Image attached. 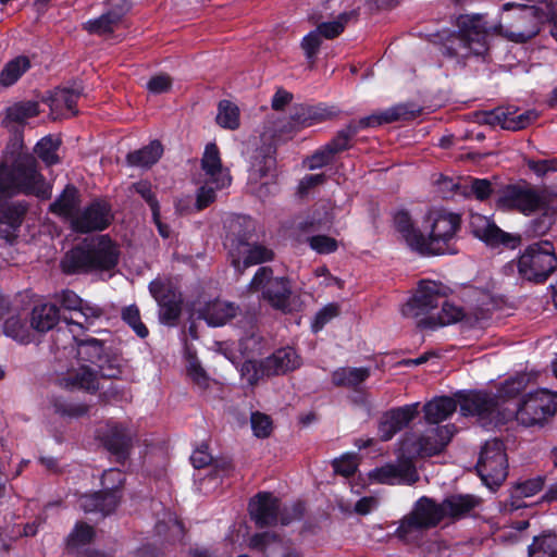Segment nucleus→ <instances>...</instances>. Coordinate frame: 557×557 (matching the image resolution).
I'll return each instance as SVG.
<instances>
[{
    "instance_id": "nucleus-62",
    "label": "nucleus",
    "mask_w": 557,
    "mask_h": 557,
    "mask_svg": "<svg viewBox=\"0 0 557 557\" xmlns=\"http://www.w3.org/2000/svg\"><path fill=\"white\" fill-rule=\"evenodd\" d=\"M333 152L325 145L322 149L315 151L311 157L307 159V166L310 170L322 168L333 160Z\"/></svg>"
},
{
    "instance_id": "nucleus-50",
    "label": "nucleus",
    "mask_w": 557,
    "mask_h": 557,
    "mask_svg": "<svg viewBox=\"0 0 557 557\" xmlns=\"http://www.w3.org/2000/svg\"><path fill=\"white\" fill-rule=\"evenodd\" d=\"M59 147V139H53L52 137H45L36 145L35 152L47 165H52L60 161L57 153Z\"/></svg>"
},
{
    "instance_id": "nucleus-56",
    "label": "nucleus",
    "mask_w": 557,
    "mask_h": 557,
    "mask_svg": "<svg viewBox=\"0 0 557 557\" xmlns=\"http://www.w3.org/2000/svg\"><path fill=\"white\" fill-rule=\"evenodd\" d=\"M251 428L253 434L259 438L269 437L272 432V420L269 416L261 412L251 413Z\"/></svg>"
},
{
    "instance_id": "nucleus-54",
    "label": "nucleus",
    "mask_w": 557,
    "mask_h": 557,
    "mask_svg": "<svg viewBox=\"0 0 557 557\" xmlns=\"http://www.w3.org/2000/svg\"><path fill=\"white\" fill-rule=\"evenodd\" d=\"M321 44H322V37L319 35V33L315 29L311 30L301 40L300 47L304 50L306 58L309 61L311 66L314 64V61H315L317 54L319 52V49L321 47Z\"/></svg>"
},
{
    "instance_id": "nucleus-1",
    "label": "nucleus",
    "mask_w": 557,
    "mask_h": 557,
    "mask_svg": "<svg viewBox=\"0 0 557 557\" xmlns=\"http://www.w3.org/2000/svg\"><path fill=\"white\" fill-rule=\"evenodd\" d=\"M18 194L41 199L51 196V187L39 173L36 158L28 153H20L11 165L0 163V199Z\"/></svg>"
},
{
    "instance_id": "nucleus-41",
    "label": "nucleus",
    "mask_w": 557,
    "mask_h": 557,
    "mask_svg": "<svg viewBox=\"0 0 557 557\" xmlns=\"http://www.w3.org/2000/svg\"><path fill=\"white\" fill-rule=\"evenodd\" d=\"M77 344V357L82 361L91 363H99L104 358V343L102 341L89 337L86 339H78L73 335Z\"/></svg>"
},
{
    "instance_id": "nucleus-13",
    "label": "nucleus",
    "mask_w": 557,
    "mask_h": 557,
    "mask_svg": "<svg viewBox=\"0 0 557 557\" xmlns=\"http://www.w3.org/2000/svg\"><path fill=\"white\" fill-rule=\"evenodd\" d=\"M475 468L485 485L488 487L499 486L508 474L504 443L497 438L487 441L481 450Z\"/></svg>"
},
{
    "instance_id": "nucleus-30",
    "label": "nucleus",
    "mask_w": 557,
    "mask_h": 557,
    "mask_svg": "<svg viewBox=\"0 0 557 557\" xmlns=\"http://www.w3.org/2000/svg\"><path fill=\"white\" fill-rule=\"evenodd\" d=\"M358 15L357 10H351L338 14L335 21H323V16L318 14H312L309 21L317 26L315 30L322 38L332 40L337 38L350 22L357 21Z\"/></svg>"
},
{
    "instance_id": "nucleus-45",
    "label": "nucleus",
    "mask_w": 557,
    "mask_h": 557,
    "mask_svg": "<svg viewBox=\"0 0 557 557\" xmlns=\"http://www.w3.org/2000/svg\"><path fill=\"white\" fill-rule=\"evenodd\" d=\"M79 96L81 92L78 90L58 88L50 98V108L52 111L62 110L64 108L74 116L78 112L76 104Z\"/></svg>"
},
{
    "instance_id": "nucleus-53",
    "label": "nucleus",
    "mask_w": 557,
    "mask_h": 557,
    "mask_svg": "<svg viewBox=\"0 0 557 557\" xmlns=\"http://www.w3.org/2000/svg\"><path fill=\"white\" fill-rule=\"evenodd\" d=\"M54 411L67 418H81L88 413L89 406L82 403H70L63 399H55L53 401Z\"/></svg>"
},
{
    "instance_id": "nucleus-34",
    "label": "nucleus",
    "mask_w": 557,
    "mask_h": 557,
    "mask_svg": "<svg viewBox=\"0 0 557 557\" xmlns=\"http://www.w3.org/2000/svg\"><path fill=\"white\" fill-rule=\"evenodd\" d=\"M442 309L437 314H431L418 320L417 325L421 329H435L460 321L463 318L462 308L446 300H442Z\"/></svg>"
},
{
    "instance_id": "nucleus-16",
    "label": "nucleus",
    "mask_w": 557,
    "mask_h": 557,
    "mask_svg": "<svg viewBox=\"0 0 557 557\" xmlns=\"http://www.w3.org/2000/svg\"><path fill=\"white\" fill-rule=\"evenodd\" d=\"M149 292L159 306L160 323L175 326L182 314V294L169 281L162 280L152 281Z\"/></svg>"
},
{
    "instance_id": "nucleus-47",
    "label": "nucleus",
    "mask_w": 557,
    "mask_h": 557,
    "mask_svg": "<svg viewBox=\"0 0 557 557\" xmlns=\"http://www.w3.org/2000/svg\"><path fill=\"white\" fill-rule=\"evenodd\" d=\"M216 123L228 129L239 127V109L236 104L228 100H222L219 103Z\"/></svg>"
},
{
    "instance_id": "nucleus-51",
    "label": "nucleus",
    "mask_w": 557,
    "mask_h": 557,
    "mask_svg": "<svg viewBox=\"0 0 557 557\" xmlns=\"http://www.w3.org/2000/svg\"><path fill=\"white\" fill-rule=\"evenodd\" d=\"M530 380L531 377L527 373H520L506 380L499 388L500 396L504 398H513L518 396L527 388Z\"/></svg>"
},
{
    "instance_id": "nucleus-26",
    "label": "nucleus",
    "mask_w": 557,
    "mask_h": 557,
    "mask_svg": "<svg viewBox=\"0 0 557 557\" xmlns=\"http://www.w3.org/2000/svg\"><path fill=\"white\" fill-rule=\"evenodd\" d=\"M28 210L25 201L4 202L0 205V237L11 243L16 238L24 216Z\"/></svg>"
},
{
    "instance_id": "nucleus-20",
    "label": "nucleus",
    "mask_w": 557,
    "mask_h": 557,
    "mask_svg": "<svg viewBox=\"0 0 557 557\" xmlns=\"http://www.w3.org/2000/svg\"><path fill=\"white\" fill-rule=\"evenodd\" d=\"M98 437L108 451L117 462H124L132 449L134 433L125 425L109 422L98 430Z\"/></svg>"
},
{
    "instance_id": "nucleus-39",
    "label": "nucleus",
    "mask_w": 557,
    "mask_h": 557,
    "mask_svg": "<svg viewBox=\"0 0 557 557\" xmlns=\"http://www.w3.org/2000/svg\"><path fill=\"white\" fill-rule=\"evenodd\" d=\"M369 376V368H339L332 373V383L338 387L357 388Z\"/></svg>"
},
{
    "instance_id": "nucleus-49",
    "label": "nucleus",
    "mask_w": 557,
    "mask_h": 557,
    "mask_svg": "<svg viewBox=\"0 0 557 557\" xmlns=\"http://www.w3.org/2000/svg\"><path fill=\"white\" fill-rule=\"evenodd\" d=\"M78 314L82 318L81 320H66L67 324L78 326L81 329H88L90 325L95 323L96 320L100 319L104 311L102 308L96 305H90L83 300L82 306L78 309Z\"/></svg>"
},
{
    "instance_id": "nucleus-24",
    "label": "nucleus",
    "mask_w": 557,
    "mask_h": 557,
    "mask_svg": "<svg viewBox=\"0 0 557 557\" xmlns=\"http://www.w3.org/2000/svg\"><path fill=\"white\" fill-rule=\"evenodd\" d=\"M481 500L474 495H450L446 497L441 504L433 500V507L436 511L438 523L445 519L459 520L468 516L475 507L480 505Z\"/></svg>"
},
{
    "instance_id": "nucleus-61",
    "label": "nucleus",
    "mask_w": 557,
    "mask_h": 557,
    "mask_svg": "<svg viewBox=\"0 0 557 557\" xmlns=\"http://www.w3.org/2000/svg\"><path fill=\"white\" fill-rule=\"evenodd\" d=\"M188 376L201 389L209 386V376L197 360H191L187 369Z\"/></svg>"
},
{
    "instance_id": "nucleus-15",
    "label": "nucleus",
    "mask_w": 557,
    "mask_h": 557,
    "mask_svg": "<svg viewBox=\"0 0 557 557\" xmlns=\"http://www.w3.org/2000/svg\"><path fill=\"white\" fill-rule=\"evenodd\" d=\"M557 411V393L548 389H537L529 393L520 403L516 418L525 426L543 424Z\"/></svg>"
},
{
    "instance_id": "nucleus-19",
    "label": "nucleus",
    "mask_w": 557,
    "mask_h": 557,
    "mask_svg": "<svg viewBox=\"0 0 557 557\" xmlns=\"http://www.w3.org/2000/svg\"><path fill=\"white\" fill-rule=\"evenodd\" d=\"M472 234L490 247L505 246L516 248L520 244V236L506 233L500 230L491 219L474 213L470 218Z\"/></svg>"
},
{
    "instance_id": "nucleus-40",
    "label": "nucleus",
    "mask_w": 557,
    "mask_h": 557,
    "mask_svg": "<svg viewBox=\"0 0 557 557\" xmlns=\"http://www.w3.org/2000/svg\"><path fill=\"white\" fill-rule=\"evenodd\" d=\"M236 312L237 307L233 304L216 300L206 307L203 318L210 325L220 326L234 318Z\"/></svg>"
},
{
    "instance_id": "nucleus-33",
    "label": "nucleus",
    "mask_w": 557,
    "mask_h": 557,
    "mask_svg": "<svg viewBox=\"0 0 557 557\" xmlns=\"http://www.w3.org/2000/svg\"><path fill=\"white\" fill-rule=\"evenodd\" d=\"M39 112L37 101L27 100L15 102L7 108L2 125L12 129L15 125H23L28 119L37 116Z\"/></svg>"
},
{
    "instance_id": "nucleus-31",
    "label": "nucleus",
    "mask_w": 557,
    "mask_h": 557,
    "mask_svg": "<svg viewBox=\"0 0 557 557\" xmlns=\"http://www.w3.org/2000/svg\"><path fill=\"white\" fill-rule=\"evenodd\" d=\"M60 383L65 388L84 389L89 393H95L99 388L97 372L87 366L67 371Z\"/></svg>"
},
{
    "instance_id": "nucleus-59",
    "label": "nucleus",
    "mask_w": 557,
    "mask_h": 557,
    "mask_svg": "<svg viewBox=\"0 0 557 557\" xmlns=\"http://www.w3.org/2000/svg\"><path fill=\"white\" fill-rule=\"evenodd\" d=\"M339 314V306L337 304H329L323 307L314 318L312 323L313 332H319L324 327L326 323L336 318Z\"/></svg>"
},
{
    "instance_id": "nucleus-8",
    "label": "nucleus",
    "mask_w": 557,
    "mask_h": 557,
    "mask_svg": "<svg viewBox=\"0 0 557 557\" xmlns=\"http://www.w3.org/2000/svg\"><path fill=\"white\" fill-rule=\"evenodd\" d=\"M250 235L247 232H230L224 245L228 250L231 264L239 275L252 265L272 261L275 257L274 251L262 244H250Z\"/></svg>"
},
{
    "instance_id": "nucleus-42",
    "label": "nucleus",
    "mask_w": 557,
    "mask_h": 557,
    "mask_svg": "<svg viewBox=\"0 0 557 557\" xmlns=\"http://www.w3.org/2000/svg\"><path fill=\"white\" fill-rule=\"evenodd\" d=\"M3 332L18 343L28 344L34 339L33 329L26 319L20 315L8 318L3 324Z\"/></svg>"
},
{
    "instance_id": "nucleus-55",
    "label": "nucleus",
    "mask_w": 557,
    "mask_h": 557,
    "mask_svg": "<svg viewBox=\"0 0 557 557\" xmlns=\"http://www.w3.org/2000/svg\"><path fill=\"white\" fill-rule=\"evenodd\" d=\"M133 188L149 205V207L152 211L153 220H158L160 206L156 198L154 193L151 189V184L147 181H140V182L133 184Z\"/></svg>"
},
{
    "instance_id": "nucleus-25",
    "label": "nucleus",
    "mask_w": 557,
    "mask_h": 557,
    "mask_svg": "<svg viewBox=\"0 0 557 557\" xmlns=\"http://www.w3.org/2000/svg\"><path fill=\"white\" fill-rule=\"evenodd\" d=\"M418 404L406 405L385 412L379 424L380 438L389 441L405 429L418 416Z\"/></svg>"
},
{
    "instance_id": "nucleus-2",
    "label": "nucleus",
    "mask_w": 557,
    "mask_h": 557,
    "mask_svg": "<svg viewBox=\"0 0 557 557\" xmlns=\"http://www.w3.org/2000/svg\"><path fill=\"white\" fill-rule=\"evenodd\" d=\"M119 256L117 245L108 236L101 235L67 251L61 260V269L65 274L108 271L117 264Z\"/></svg>"
},
{
    "instance_id": "nucleus-6",
    "label": "nucleus",
    "mask_w": 557,
    "mask_h": 557,
    "mask_svg": "<svg viewBox=\"0 0 557 557\" xmlns=\"http://www.w3.org/2000/svg\"><path fill=\"white\" fill-rule=\"evenodd\" d=\"M421 113V109L414 104L400 103L388 108L382 112H375L369 116L361 117L358 121H351L344 129L326 144L335 156L349 148L350 139L367 127H376L383 124H389L397 121H409L416 119Z\"/></svg>"
},
{
    "instance_id": "nucleus-29",
    "label": "nucleus",
    "mask_w": 557,
    "mask_h": 557,
    "mask_svg": "<svg viewBox=\"0 0 557 557\" xmlns=\"http://www.w3.org/2000/svg\"><path fill=\"white\" fill-rule=\"evenodd\" d=\"M301 358L292 347L275 350L263 360V372L267 376L283 375L298 369Z\"/></svg>"
},
{
    "instance_id": "nucleus-46",
    "label": "nucleus",
    "mask_w": 557,
    "mask_h": 557,
    "mask_svg": "<svg viewBox=\"0 0 557 557\" xmlns=\"http://www.w3.org/2000/svg\"><path fill=\"white\" fill-rule=\"evenodd\" d=\"M95 537V530L85 522H77L66 540V548L70 553L89 544Z\"/></svg>"
},
{
    "instance_id": "nucleus-4",
    "label": "nucleus",
    "mask_w": 557,
    "mask_h": 557,
    "mask_svg": "<svg viewBox=\"0 0 557 557\" xmlns=\"http://www.w3.org/2000/svg\"><path fill=\"white\" fill-rule=\"evenodd\" d=\"M457 33H450L443 46L447 57L469 58L484 55L488 51V26L480 14H465L457 18Z\"/></svg>"
},
{
    "instance_id": "nucleus-58",
    "label": "nucleus",
    "mask_w": 557,
    "mask_h": 557,
    "mask_svg": "<svg viewBox=\"0 0 557 557\" xmlns=\"http://www.w3.org/2000/svg\"><path fill=\"white\" fill-rule=\"evenodd\" d=\"M242 376L247 381L249 385L257 384L261 379L267 376L263 372V361L261 363H257L252 360H246L242 364Z\"/></svg>"
},
{
    "instance_id": "nucleus-57",
    "label": "nucleus",
    "mask_w": 557,
    "mask_h": 557,
    "mask_svg": "<svg viewBox=\"0 0 557 557\" xmlns=\"http://www.w3.org/2000/svg\"><path fill=\"white\" fill-rule=\"evenodd\" d=\"M309 246L318 253H332L337 250L338 243L335 238L326 235H315L308 238Z\"/></svg>"
},
{
    "instance_id": "nucleus-17",
    "label": "nucleus",
    "mask_w": 557,
    "mask_h": 557,
    "mask_svg": "<svg viewBox=\"0 0 557 557\" xmlns=\"http://www.w3.org/2000/svg\"><path fill=\"white\" fill-rule=\"evenodd\" d=\"M113 214L109 203L102 200L90 202L73 216L71 228L79 234L106 230L112 222Z\"/></svg>"
},
{
    "instance_id": "nucleus-21",
    "label": "nucleus",
    "mask_w": 557,
    "mask_h": 557,
    "mask_svg": "<svg viewBox=\"0 0 557 557\" xmlns=\"http://www.w3.org/2000/svg\"><path fill=\"white\" fill-rule=\"evenodd\" d=\"M369 478L380 484H413L419 479L417 469L409 458L375 468L369 472Z\"/></svg>"
},
{
    "instance_id": "nucleus-60",
    "label": "nucleus",
    "mask_w": 557,
    "mask_h": 557,
    "mask_svg": "<svg viewBox=\"0 0 557 557\" xmlns=\"http://www.w3.org/2000/svg\"><path fill=\"white\" fill-rule=\"evenodd\" d=\"M543 486L544 480L537 476L517 484L515 493L520 497H530L539 493Z\"/></svg>"
},
{
    "instance_id": "nucleus-43",
    "label": "nucleus",
    "mask_w": 557,
    "mask_h": 557,
    "mask_svg": "<svg viewBox=\"0 0 557 557\" xmlns=\"http://www.w3.org/2000/svg\"><path fill=\"white\" fill-rule=\"evenodd\" d=\"M30 67V61L25 55H20L9 61L0 72V85L10 87Z\"/></svg>"
},
{
    "instance_id": "nucleus-32",
    "label": "nucleus",
    "mask_w": 557,
    "mask_h": 557,
    "mask_svg": "<svg viewBox=\"0 0 557 557\" xmlns=\"http://www.w3.org/2000/svg\"><path fill=\"white\" fill-rule=\"evenodd\" d=\"M81 195L74 185H66L61 195L50 205L49 210L53 214L62 216L72 224L73 216L79 211Z\"/></svg>"
},
{
    "instance_id": "nucleus-3",
    "label": "nucleus",
    "mask_w": 557,
    "mask_h": 557,
    "mask_svg": "<svg viewBox=\"0 0 557 557\" xmlns=\"http://www.w3.org/2000/svg\"><path fill=\"white\" fill-rule=\"evenodd\" d=\"M497 206L524 215L535 212L554 215L557 212V194L547 187H537L525 181H519L502 188Z\"/></svg>"
},
{
    "instance_id": "nucleus-18",
    "label": "nucleus",
    "mask_w": 557,
    "mask_h": 557,
    "mask_svg": "<svg viewBox=\"0 0 557 557\" xmlns=\"http://www.w3.org/2000/svg\"><path fill=\"white\" fill-rule=\"evenodd\" d=\"M445 297L444 287L434 281H421L413 297L403 308L405 315L418 318L422 314L431 315Z\"/></svg>"
},
{
    "instance_id": "nucleus-14",
    "label": "nucleus",
    "mask_w": 557,
    "mask_h": 557,
    "mask_svg": "<svg viewBox=\"0 0 557 557\" xmlns=\"http://www.w3.org/2000/svg\"><path fill=\"white\" fill-rule=\"evenodd\" d=\"M436 511L433 507V499L420 498L410 513L405 516L396 530V536L406 543L419 541L424 531L435 528L438 524Z\"/></svg>"
},
{
    "instance_id": "nucleus-23",
    "label": "nucleus",
    "mask_w": 557,
    "mask_h": 557,
    "mask_svg": "<svg viewBox=\"0 0 557 557\" xmlns=\"http://www.w3.org/2000/svg\"><path fill=\"white\" fill-rule=\"evenodd\" d=\"M458 403L463 416L478 417L480 420L490 418L498 406L495 395L481 391L460 394Z\"/></svg>"
},
{
    "instance_id": "nucleus-63",
    "label": "nucleus",
    "mask_w": 557,
    "mask_h": 557,
    "mask_svg": "<svg viewBox=\"0 0 557 557\" xmlns=\"http://www.w3.org/2000/svg\"><path fill=\"white\" fill-rule=\"evenodd\" d=\"M476 116L480 123L493 126L499 125L502 128L505 129L506 109L504 108H497L490 112H482L479 113Z\"/></svg>"
},
{
    "instance_id": "nucleus-7",
    "label": "nucleus",
    "mask_w": 557,
    "mask_h": 557,
    "mask_svg": "<svg viewBox=\"0 0 557 557\" xmlns=\"http://www.w3.org/2000/svg\"><path fill=\"white\" fill-rule=\"evenodd\" d=\"M429 236L422 233L420 255L455 253L451 242L461 228L460 214L446 210H432L428 214Z\"/></svg>"
},
{
    "instance_id": "nucleus-22",
    "label": "nucleus",
    "mask_w": 557,
    "mask_h": 557,
    "mask_svg": "<svg viewBox=\"0 0 557 557\" xmlns=\"http://www.w3.org/2000/svg\"><path fill=\"white\" fill-rule=\"evenodd\" d=\"M248 511L258 528L275 525L278 520L280 500L271 493L260 492L250 499Z\"/></svg>"
},
{
    "instance_id": "nucleus-64",
    "label": "nucleus",
    "mask_w": 557,
    "mask_h": 557,
    "mask_svg": "<svg viewBox=\"0 0 557 557\" xmlns=\"http://www.w3.org/2000/svg\"><path fill=\"white\" fill-rule=\"evenodd\" d=\"M470 191L480 201L486 200L492 195V184L487 180L473 178L470 183Z\"/></svg>"
},
{
    "instance_id": "nucleus-5",
    "label": "nucleus",
    "mask_w": 557,
    "mask_h": 557,
    "mask_svg": "<svg viewBox=\"0 0 557 557\" xmlns=\"http://www.w3.org/2000/svg\"><path fill=\"white\" fill-rule=\"evenodd\" d=\"M507 13L502 17L498 30L502 36L517 44H523L534 38L541 30L545 13L535 5L511 4L504 5Z\"/></svg>"
},
{
    "instance_id": "nucleus-27",
    "label": "nucleus",
    "mask_w": 557,
    "mask_h": 557,
    "mask_svg": "<svg viewBox=\"0 0 557 557\" xmlns=\"http://www.w3.org/2000/svg\"><path fill=\"white\" fill-rule=\"evenodd\" d=\"M201 169L209 176V183L215 185V188L222 189L231 185L232 177L228 170L223 168L219 148L214 143L206 146Z\"/></svg>"
},
{
    "instance_id": "nucleus-38",
    "label": "nucleus",
    "mask_w": 557,
    "mask_h": 557,
    "mask_svg": "<svg viewBox=\"0 0 557 557\" xmlns=\"http://www.w3.org/2000/svg\"><path fill=\"white\" fill-rule=\"evenodd\" d=\"M457 408L456 401L450 397H438L423 407L425 419L430 423H438L447 419Z\"/></svg>"
},
{
    "instance_id": "nucleus-11",
    "label": "nucleus",
    "mask_w": 557,
    "mask_h": 557,
    "mask_svg": "<svg viewBox=\"0 0 557 557\" xmlns=\"http://www.w3.org/2000/svg\"><path fill=\"white\" fill-rule=\"evenodd\" d=\"M125 482L124 473L119 469H109L101 478L102 490L79 497V507L85 512H101L107 516L113 512L122 498L121 490Z\"/></svg>"
},
{
    "instance_id": "nucleus-44",
    "label": "nucleus",
    "mask_w": 557,
    "mask_h": 557,
    "mask_svg": "<svg viewBox=\"0 0 557 557\" xmlns=\"http://www.w3.org/2000/svg\"><path fill=\"white\" fill-rule=\"evenodd\" d=\"M529 557H555L557 555V536L552 532H544L534 536L528 549Z\"/></svg>"
},
{
    "instance_id": "nucleus-52",
    "label": "nucleus",
    "mask_w": 557,
    "mask_h": 557,
    "mask_svg": "<svg viewBox=\"0 0 557 557\" xmlns=\"http://www.w3.org/2000/svg\"><path fill=\"white\" fill-rule=\"evenodd\" d=\"M537 114L533 111H527L522 113H517V111H511L509 108L506 109V120H505V129L509 131H520L529 126L533 121H535Z\"/></svg>"
},
{
    "instance_id": "nucleus-12",
    "label": "nucleus",
    "mask_w": 557,
    "mask_h": 557,
    "mask_svg": "<svg viewBox=\"0 0 557 557\" xmlns=\"http://www.w3.org/2000/svg\"><path fill=\"white\" fill-rule=\"evenodd\" d=\"M250 293L261 290L262 299L273 309L282 312L290 311L292 284L287 277L273 276L271 267H261L248 285Z\"/></svg>"
},
{
    "instance_id": "nucleus-10",
    "label": "nucleus",
    "mask_w": 557,
    "mask_h": 557,
    "mask_svg": "<svg viewBox=\"0 0 557 557\" xmlns=\"http://www.w3.org/2000/svg\"><path fill=\"white\" fill-rule=\"evenodd\" d=\"M557 258L548 240L529 245L518 259L519 275L528 281L543 282L555 270Z\"/></svg>"
},
{
    "instance_id": "nucleus-37",
    "label": "nucleus",
    "mask_w": 557,
    "mask_h": 557,
    "mask_svg": "<svg viewBox=\"0 0 557 557\" xmlns=\"http://www.w3.org/2000/svg\"><path fill=\"white\" fill-rule=\"evenodd\" d=\"M163 153V146L159 140H152L149 145L129 152L126 162L131 166L149 168L154 164Z\"/></svg>"
},
{
    "instance_id": "nucleus-48",
    "label": "nucleus",
    "mask_w": 557,
    "mask_h": 557,
    "mask_svg": "<svg viewBox=\"0 0 557 557\" xmlns=\"http://www.w3.org/2000/svg\"><path fill=\"white\" fill-rule=\"evenodd\" d=\"M121 319L138 337L146 338L149 335V330L141 321L140 310L136 305H129L122 308Z\"/></svg>"
},
{
    "instance_id": "nucleus-36",
    "label": "nucleus",
    "mask_w": 557,
    "mask_h": 557,
    "mask_svg": "<svg viewBox=\"0 0 557 557\" xmlns=\"http://www.w3.org/2000/svg\"><path fill=\"white\" fill-rule=\"evenodd\" d=\"M395 227L406 244L414 251L420 253L422 232L414 227L408 212L399 211L394 216Z\"/></svg>"
},
{
    "instance_id": "nucleus-28",
    "label": "nucleus",
    "mask_w": 557,
    "mask_h": 557,
    "mask_svg": "<svg viewBox=\"0 0 557 557\" xmlns=\"http://www.w3.org/2000/svg\"><path fill=\"white\" fill-rule=\"evenodd\" d=\"M110 11L100 17L90 20L85 24V29L90 34L107 35L112 34L121 23L123 16L131 10L132 3L123 0L122 4H117L115 0H109Z\"/></svg>"
},
{
    "instance_id": "nucleus-35",
    "label": "nucleus",
    "mask_w": 557,
    "mask_h": 557,
    "mask_svg": "<svg viewBox=\"0 0 557 557\" xmlns=\"http://www.w3.org/2000/svg\"><path fill=\"white\" fill-rule=\"evenodd\" d=\"M59 320V309L55 305L44 304L36 306L30 312V327L38 333H46L52 330Z\"/></svg>"
},
{
    "instance_id": "nucleus-9",
    "label": "nucleus",
    "mask_w": 557,
    "mask_h": 557,
    "mask_svg": "<svg viewBox=\"0 0 557 557\" xmlns=\"http://www.w3.org/2000/svg\"><path fill=\"white\" fill-rule=\"evenodd\" d=\"M455 432L454 424H446L431 428L421 435L407 434L401 442V453L410 460L440 455L449 444Z\"/></svg>"
}]
</instances>
